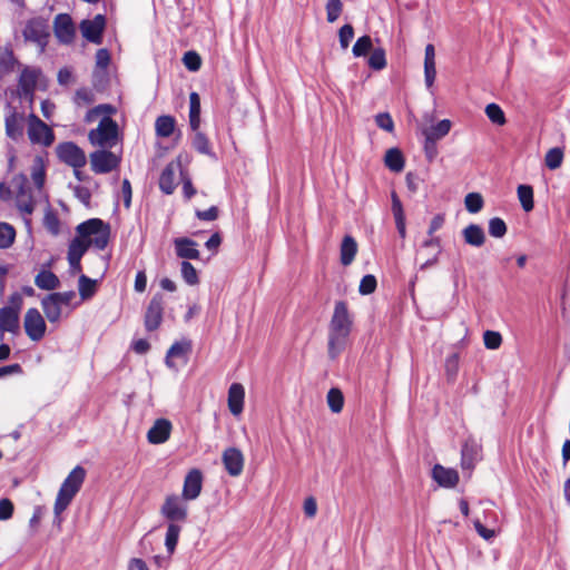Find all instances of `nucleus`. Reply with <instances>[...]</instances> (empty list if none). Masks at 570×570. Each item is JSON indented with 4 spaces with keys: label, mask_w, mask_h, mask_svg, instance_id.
<instances>
[{
    "label": "nucleus",
    "mask_w": 570,
    "mask_h": 570,
    "mask_svg": "<svg viewBox=\"0 0 570 570\" xmlns=\"http://www.w3.org/2000/svg\"><path fill=\"white\" fill-rule=\"evenodd\" d=\"M350 333L351 323H331L328 331V354L331 358L337 357L345 348Z\"/></svg>",
    "instance_id": "nucleus-7"
},
{
    "label": "nucleus",
    "mask_w": 570,
    "mask_h": 570,
    "mask_svg": "<svg viewBox=\"0 0 570 570\" xmlns=\"http://www.w3.org/2000/svg\"><path fill=\"white\" fill-rule=\"evenodd\" d=\"M223 463L232 476H238L243 472L244 456L236 448H228L223 453Z\"/></svg>",
    "instance_id": "nucleus-18"
},
{
    "label": "nucleus",
    "mask_w": 570,
    "mask_h": 570,
    "mask_svg": "<svg viewBox=\"0 0 570 570\" xmlns=\"http://www.w3.org/2000/svg\"><path fill=\"white\" fill-rule=\"evenodd\" d=\"M59 278L51 271L42 269L35 277V284L38 288L52 291L59 286Z\"/></svg>",
    "instance_id": "nucleus-28"
},
{
    "label": "nucleus",
    "mask_w": 570,
    "mask_h": 570,
    "mask_svg": "<svg viewBox=\"0 0 570 570\" xmlns=\"http://www.w3.org/2000/svg\"><path fill=\"white\" fill-rule=\"evenodd\" d=\"M422 250H426L428 258L421 265V269L429 268L438 263L441 253V240L439 237H429L422 244Z\"/></svg>",
    "instance_id": "nucleus-23"
},
{
    "label": "nucleus",
    "mask_w": 570,
    "mask_h": 570,
    "mask_svg": "<svg viewBox=\"0 0 570 570\" xmlns=\"http://www.w3.org/2000/svg\"><path fill=\"white\" fill-rule=\"evenodd\" d=\"M180 273L186 284L195 286L199 283V277L196 268L187 261H183L180 264Z\"/></svg>",
    "instance_id": "nucleus-39"
},
{
    "label": "nucleus",
    "mask_w": 570,
    "mask_h": 570,
    "mask_svg": "<svg viewBox=\"0 0 570 570\" xmlns=\"http://www.w3.org/2000/svg\"><path fill=\"white\" fill-rule=\"evenodd\" d=\"M39 76L40 69L33 67H23L18 80V88L21 96H33Z\"/></svg>",
    "instance_id": "nucleus-15"
},
{
    "label": "nucleus",
    "mask_w": 570,
    "mask_h": 570,
    "mask_svg": "<svg viewBox=\"0 0 570 570\" xmlns=\"http://www.w3.org/2000/svg\"><path fill=\"white\" fill-rule=\"evenodd\" d=\"M27 134L31 144L49 147L55 141L52 129L45 124L38 116L30 114L27 118Z\"/></svg>",
    "instance_id": "nucleus-5"
},
{
    "label": "nucleus",
    "mask_w": 570,
    "mask_h": 570,
    "mask_svg": "<svg viewBox=\"0 0 570 570\" xmlns=\"http://www.w3.org/2000/svg\"><path fill=\"white\" fill-rule=\"evenodd\" d=\"M105 29V17L97 14L91 20H83L80 23V31L85 39L92 43L99 45L102 40V31Z\"/></svg>",
    "instance_id": "nucleus-13"
},
{
    "label": "nucleus",
    "mask_w": 570,
    "mask_h": 570,
    "mask_svg": "<svg viewBox=\"0 0 570 570\" xmlns=\"http://www.w3.org/2000/svg\"><path fill=\"white\" fill-rule=\"evenodd\" d=\"M115 111L110 105H99L88 110L85 120L87 122L94 121L98 116L105 115L100 120L98 127L89 131L88 138L91 145L102 148H111L117 142L118 125L112 120L109 115Z\"/></svg>",
    "instance_id": "nucleus-1"
},
{
    "label": "nucleus",
    "mask_w": 570,
    "mask_h": 570,
    "mask_svg": "<svg viewBox=\"0 0 570 570\" xmlns=\"http://www.w3.org/2000/svg\"><path fill=\"white\" fill-rule=\"evenodd\" d=\"M203 488V474L200 470H190L185 479L183 485L181 497L186 501L195 500L199 497Z\"/></svg>",
    "instance_id": "nucleus-14"
},
{
    "label": "nucleus",
    "mask_w": 570,
    "mask_h": 570,
    "mask_svg": "<svg viewBox=\"0 0 570 570\" xmlns=\"http://www.w3.org/2000/svg\"><path fill=\"white\" fill-rule=\"evenodd\" d=\"M22 36L26 41L35 43L39 48V52L42 53L46 50L49 39V26L42 18H32L27 21Z\"/></svg>",
    "instance_id": "nucleus-4"
},
{
    "label": "nucleus",
    "mask_w": 570,
    "mask_h": 570,
    "mask_svg": "<svg viewBox=\"0 0 570 570\" xmlns=\"http://www.w3.org/2000/svg\"><path fill=\"white\" fill-rule=\"evenodd\" d=\"M86 478V470L77 465L71 470V472L67 475L65 481L62 482L53 507L55 512V521L57 523L61 522L60 514L68 508L71 503L75 495L80 490Z\"/></svg>",
    "instance_id": "nucleus-2"
},
{
    "label": "nucleus",
    "mask_w": 570,
    "mask_h": 570,
    "mask_svg": "<svg viewBox=\"0 0 570 570\" xmlns=\"http://www.w3.org/2000/svg\"><path fill=\"white\" fill-rule=\"evenodd\" d=\"M485 115L494 125L503 126L507 122L502 108L494 102L487 105Z\"/></svg>",
    "instance_id": "nucleus-40"
},
{
    "label": "nucleus",
    "mask_w": 570,
    "mask_h": 570,
    "mask_svg": "<svg viewBox=\"0 0 570 570\" xmlns=\"http://www.w3.org/2000/svg\"><path fill=\"white\" fill-rule=\"evenodd\" d=\"M24 122V115L10 108L4 117L6 135L14 141L20 140L23 136Z\"/></svg>",
    "instance_id": "nucleus-10"
},
{
    "label": "nucleus",
    "mask_w": 570,
    "mask_h": 570,
    "mask_svg": "<svg viewBox=\"0 0 570 570\" xmlns=\"http://www.w3.org/2000/svg\"><path fill=\"white\" fill-rule=\"evenodd\" d=\"M189 125L193 131L200 126V98L197 92L189 95Z\"/></svg>",
    "instance_id": "nucleus-30"
},
{
    "label": "nucleus",
    "mask_w": 570,
    "mask_h": 570,
    "mask_svg": "<svg viewBox=\"0 0 570 570\" xmlns=\"http://www.w3.org/2000/svg\"><path fill=\"white\" fill-rule=\"evenodd\" d=\"M376 285L377 283L375 276L368 274L363 276L361 279L358 291L362 295H368L375 291Z\"/></svg>",
    "instance_id": "nucleus-54"
},
{
    "label": "nucleus",
    "mask_w": 570,
    "mask_h": 570,
    "mask_svg": "<svg viewBox=\"0 0 570 570\" xmlns=\"http://www.w3.org/2000/svg\"><path fill=\"white\" fill-rule=\"evenodd\" d=\"M27 335L32 341H39L43 337L47 323H23Z\"/></svg>",
    "instance_id": "nucleus-44"
},
{
    "label": "nucleus",
    "mask_w": 570,
    "mask_h": 570,
    "mask_svg": "<svg viewBox=\"0 0 570 570\" xmlns=\"http://www.w3.org/2000/svg\"><path fill=\"white\" fill-rule=\"evenodd\" d=\"M16 239V229L9 223L0 222V249L12 246Z\"/></svg>",
    "instance_id": "nucleus-35"
},
{
    "label": "nucleus",
    "mask_w": 570,
    "mask_h": 570,
    "mask_svg": "<svg viewBox=\"0 0 570 570\" xmlns=\"http://www.w3.org/2000/svg\"><path fill=\"white\" fill-rule=\"evenodd\" d=\"M460 356L458 353H452L445 358V373L449 380H454L459 372Z\"/></svg>",
    "instance_id": "nucleus-50"
},
{
    "label": "nucleus",
    "mask_w": 570,
    "mask_h": 570,
    "mask_svg": "<svg viewBox=\"0 0 570 570\" xmlns=\"http://www.w3.org/2000/svg\"><path fill=\"white\" fill-rule=\"evenodd\" d=\"M13 513V503L7 499H0V521L9 520Z\"/></svg>",
    "instance_id": "nucleus-58"
},
{
    "label": "nucleus",
    "mask_w": 570,
    "mask_h": 570,
    "mask_svg": "<svg viewBox=\"0 0 570 570\" xmlns=\"http://www.w3.org/2000/svg\"><path fill=\"white\" fill-rule=\"evenodd\" d=\"M384 161L385 166L394 173H400L404 168V157L397 148L389 149L385 154Z\"/></svg>",
    "instance_id": "nucleus-32"
},
{
    "label": "nucleus",
    "mask_w": 570,
    "mask_h": 570,
    "mask_svg": "<svg viewBox=\"0 0 570 570\" xmlns=\"http://www.w3.org/2000/svg\"><path fill=\"white\" fill-rule=\"evenodd\" d=\"M32 180L37 188H42L45 184V170L42 166H35L31 173Z\"/></svg>",
    "instance_id": "nucleus-64"
},
{
    "label": "nucleus",
    "mask_w": 570,
    "mask_h": 570,
    "mask_svg": "<svg viewBox=\"0 0 570 570\" xmlns=\"http://www.w3.org/2000/svg\"><path fill=\"white\" fill-rule=\"evenodd\" d=\"M183 62L189 71H197L202 66L200 57L195 51H187L183 57Z\"/></svg>",
    "instance_id": "nucleus-53"
},
{
    "label": "nucleus",
    "mask_w": 570,
    "mask_h": 570,
    "mask_svg": "<svg viewBox=\"0 0 570 570\" xmlns=\"http://www.w3.org/2000/svg\"><path fill=\"white\" fill-rule=\"evenodd\" d=\"M483 342L487 348L497 350L502 343V336L495 331H485L483 334Z\"/></svg>",
    "instance_id": "nucleus-52"
},
{
    "label": "nucleus",
    "mask_w": 570,
    "mask_h": 570,
    "mask_svg": "<svg viewBox=\"0 0 570 570\" xmlns=\"http://www.w3.org/2000/svg\"><path fill=\"white\" fill-rule=\"evenodd\" d=\"M483 197L479 193H469L464 198V205L469 213L476 214L483 208Z\"/></svg>",
    "instance_id": "nucleus-43"
},
{
    "label": "nucleus",
    "mask_w": 570,
    "mask_h": 570,
    "mask_svg": "<svg viewBox=\"0 0 570 570\" xmlns=\"http://www.w3.org/2000/svg\"><path fill=\"white\" fill-rule=\"evenodd\" d=\"M193 147L203 155H213L210 144L208 138L205 134L202 131H198V129L195 131V136L193 138Z\"/></svg>",
    "instance_id": "nucleus-42"
},
{
    "label": "nucleus",
    "mask_w": 570,
    "mask_h": 570,
    "mask_svg": "<svg viewBox=\"0 0 570 570\" xmlns=\"http://www.w3.org/2000/svg\"><path fill=\"white\" fill-rule=\"evenodd\" d=\"M245 390L240 383H233L228 390V407L232 414L238 415L243 412Z\"/></svg>",
    "instance_id": "nucleus-22"
},
{
    "label": "nucleus",
    "mask_w": 570,
    "mask_h": 570,
    "mask_svg": "<svg viewBox=\"0 0 570 570\" xmlns=\"http://www.w3.org/2000/svg\"><path fill=\"white\" fill-rule=\"evenodd\" d=\"M451 125L452 124L449 119H443L436 125L423 129V135L425 137L424 148L429 150V144L434 145L438 140L445 137L450 132Z\"/></svg>",
    "instance_id": "nucleus-21"
},
{
    "label": "nucleus",
    "mask_w": 570,
    "mask_h": 570,
    "mask_svg": "<svg viewBox=\"0 0 570 570\" xmlns=\"http://www.w3.org/2000/svg\"><path fill=\"white\" fill-rule=\"evenodd\" d=\"M13 51L10 48L0 49V78L11 73L16 66H19Z\"/></svg>",
    "instance_id": "nucleus-27"
},
{
    "label": "nucleus",
    "mask_w": 570,
    "mask_h": 570,
    "mask_svg": "<svg viewBox=\"0 0 570 570\" xmlns=\"http://www.w3.org/2000/svg\"><path fill=\"white\" fill-rule=\"evenodd\" d=\"M163 515L173 521H184L187 518V507L181 502L180 498L171 494L168 495L161 507Z\"/></svg>",
    "instance_id": "nucleus-12"
},
{
    "label": "nucleus",
    "mask_w": 570,
    "mask_h": 570,
    "mask_svg": "<svg viewBox=\"0 0 570 570\" xmlns=\"http://www.w3.org/2000/svg\"><path fill=\"white\" fill-rule=\"evenodd\" d=\"M161 297L155 296L149 303L146 314V321H160L161 320Z\"/></svg>",
    "instance_id": "nucleus-47"
},
{
    "label": "nucleus",
    "mask_w": 570,
    "mask_h": 570,
    "mask_svg": "<svg viewBox=\"0 0 570 570\" xmlns=\"http://www.w3.org/2000/svg\"><path fill=\"white\" fill-rule=\"evenodd\" d=\"M436 76L435 61L424 62V80L428 88L434 83Z\"/></svg>",
    "instance_id": "nucleus-57"
},
{
    "label": "nucleus",
    "mask_w": 570,
    "mask_h": 570,
    "mask_svg": "<svg viewBox=\"0 0 570 570\" xmlns=\"http://www.w3.org/2000/svg\"><path fill=\"white\" fill-rule=\"evenodd\" d=\"M375 122L381 129H383L387 132H392L394 129V121H393L392 117L390 116V114H387V112H381V114L376 115Z\"/></svg>",
    "instance_id": "nucleus-56"
},
{
    "label": "nucleus",
    "mask_w": 570,
    "mask_h": 570,
    "mask_svg": "<svg viewBox=\"0 0 570 570\" xmlns=\"http://www.w3.org/2000/svg\"><path fill=\"white\" fill-rule=\"evenodd\" d=\"M562 160H563V151L561 148H558V147L551 148L546 154L544 163H546V166L551 170L559 168L562 164Z\"/></svg>",
    "instance_id": "nucleus-41"
},
{
    "label": "nucleus",
    "mask_w": 570,
    "mask_h": 570,
    "mask_svg": "<svg viewBox=\"0 0 570 570\" xmlns=\"http://www.w3.org/2000/svg\"><path fill=\"white\" fill-rule=\"evenodd\" d=\"M176 255L185 261L198 259L200 256L197 249V243L188 237H178L174 239Z\"/></svg>",
    "instance_id": "nucleus-20"
},
{
    "label": "nucleus",
    "mask_w": 570,
    "mask_h": 570,
    "mask_svg": "<svg viewBox=\"0 0 570 570\" xmlns=\"http://www.w3.org/2000/svg\"><path fill=\"white\" fill-rule=\"evenodd\" d=\"M327 404L333 413H340L344 406V396L340 389L332 387L327 392Z\"/></svg>",
    "instance_id": "nucleus-38"
},
{
    "label": "nucleus",
    "mask_w": 570,
    "mask_h": 570,
    "mask_svg": "<svg viewBox=\"0 0 570 570\" xmlns=\"http://www.w3.org/2000/svg\"><path fill=\"white\" fill-rule=\"evenodd\" d=\"M53 32L60 43L70 45L76 35V28L71 17L67 13L56 16L53 21Z\"/></svg>",
    "instance_id": "nucleus-9"
},
{
    "label": "nucleus",
    "mask_w": 570,
    "mask_h": 570,
    "mask_svg": "<svg viewBox=\"0 0 570 570\" xmlns=\"http://www.w3.org/2000/svg\"><path fill=\"white\" fill-rule=\"evenodd\" d=\"M432 479L442 488H454L459 482V473L455 469L435 464L432 469Z\"/></svg>",
    "instance_id": "nucleus-19"
},
{
    "label": "nucleus",
    "mask_w": 570,
    "mask_h": 570,
    "mask_svg": "<svg viewBox=\"0 0 570 570\" xmlns=\"http://www.w3.org/2000/svg\"><path fill=\"white\" fill-rule=\"evenodd\" d=\"M110 61V55L107 49H99L96 53V65L98 68L106 69Z\"/></svg>",
    "instance_id": "nucleus-63"
},
{
    "label": "nucleus",
    "mask_w": 570,
    "mask_h": 570,
    "mask_svg": "<svg viewBox=\"0 0 570 570\" xmlns=\"http://www.w3.org/2000/svg\"><path fill=\"white\" fill-rule=\"evenodd\" d=\"M196 216L200 220L213 222L218 217V208L216 206H212L205 210H196Z\"/></svg>",
    "instance_id": "nucleus-60"
},
{
    "label": "nucleus",
    "mask_w": 570,
    "mask_h": 570,
    "mask_svg": "<svg viewBox=\"0 0 570 570\" xmlns=\"http://www.w3.org/2000/svg\"><path fill=\"white\" fill-rule=\"evenodd\" d=\"M73 101L78 106H88L95 101V94L89 88H80L76 91Z\"/></svg>",
    "instance_id": "nucleus-51"
},
{
    "label": "nucleus",
    "mask_w": 570,
    "mask_h": 570,
    "mask_svg": "<svg viewBox=\"0 0 570 570\" xmlns=\"http://www.w3.org/2000/svg\"><path fill=\"white\" fill-rule=\"evenodd\" d=\"M489 234L492 237L501 238L507 234V225L503 219L499 217L489 220Z\"/></svg>",
    "instance_id": "nucleus-48"
},
{
    "label": "nucleus",
    "mask_w": 570,
    "mask_h": 570,
    "mask_svg": "<svg viewBox=\"0 0 570 570\" xmlns=\"http://www.w3.org/2000/svg\"><path fill=\"white\" fill-rule=\"evenodd\" d=\"M517 193L523 210L531 212L534 207L533 188L530 185H519Z\"/></svg>",
    "instance_id": "nucleus-34"
},
{
    "label": "nucleus",
    "mask_w": 570,
    "mask_h": 570,
    "mask_svg": "<svg viewBox=\"0 0 570 570\" xmlns=\"http://www.w3.org/2000/svg\"><path fill=\"white\" fill-rule=\"evenodd\" d=\"M171 430L173 424L169 420L157 419L147 432V440L150 444H163L170 438Z\"/></svg>",
    "instance_id": "nucleus-16"
},
{
    "label": "nucleus",
    "mask_w": 570,
    "mask_h": 570,
    "mask_svg": "<svg viewBox=\"0 0 570 570\" xmlns=\"http://www.w3.org/2000/svg\"><path fill=\"white\" fill-rule=\"evenodd\" d=\"M392 212L394 219L405 218L402 203L396 193H392Z\"/></svg>",
    "instance_id": "nucleus-61"
},
{
    "label": "nucleus",
    "mask_w": 570,
    "mask_h": 570,
    "mask_svg": "<svg viewBox=\"0 0 570 570\" xmlns=\"http://www.w3.org/2000/svg\"><path fill=\"white\" fill-rule=\"evenodd\" d=\"M190 352L191 342L188 338L183 337L169 347L166 353L165 363L169 368H175L174 358H181L187 362Z\"/></svg>",
    "instance_id": "nucleus-17"
},
{
    "label": "nucleus",
    "mask_w": 570,
    "mask_h": 570,
    "mask_svg": "<svg viewBox=\"0 0 570 570\" xmlns=\"http://www.w3.org/2000/svg\"><path fill=\"white\" fill-rule=\"evenodd\" d=\"M473 524H474V529L478 532V534L480 537H482L483 539L490 541L491 539H493L495 537V531L484 527L480 520H474Z\"/></svg>",
    "instance_id": "nucleus-59"
},
{
    "label": "nucleus",
    "mask_w": 570,
    "mask_h": 570,
    "mask_svg": "<svg viewBox=\"0 0 570 570\" xmlns=\"http://www.w3.org/2000/svg\"><path fill=\"white\" fill-rule=\"evenodd\" d=\"M77 234L85 238L90 246L105 249L110 237V227L99 218L88 219L77 226Z\"/></svg>",
    "instance_id": "nucleus-3"
},
{
    "label": "nucleus",
    "mask_w": 570,
    "mask_h": 570,
    "mask_svg": "<svg viewBox=\"0 0 570 570\" xmlns=\"http://www.w3.org/2000/svg\"><path fill=\"white\" fill-rule=\"evenodd\" d=\"M17 204L18 208L23 214L30 215L35 209V203L30 198L26 199L22 195L18 197Z\"/></svg>",
    "instance_id": "nucleus-62"
},
{
    "label": "nucleus",
    "mask_w": 570,
    "mask_h": 570,
    "mask_svg": "<svg viewBox=\"0 0 570 570\" xmlns=\"http://www.w3.org/2000/svg\"><path fill=\"white\" fill-rule=\"evenodd\" d=\"M463 237L466 244L474 247H480L485 242V235L482 227L475 224H470L463 229Z\"/></svg>",
    "instance_id": "nucleus-29"
},
{
    "label": "nucleus",
    "mask_w": 570,
    "mask_h": 570,
    "mask_svg": "<svg viewBox=\"0 0 570 570\" xmlns=\"http://www.w3.org/2000/svg\"><path fill=\"white\" fill-rule=\"evenodd\" d=\"M96 287H97V281L91 279L83 274H81L79 276L78 291H79V295L81 296L82 299L90 298L95 294Z\"/></svg>",
    "instance_id": "nucleus-36"
},
{
    "label": "nucleus",
    "mask_w": 570,
    "mask_h": 570,
    "mask_svg": "<svg viewBox=\"0 0 570 570\" xmlns=\"http://www.w3.org/2000/svg\"><path fill=\"white\" fill-rule=\"evenodd\" d=\"M354 37V29L351 24H344L338 31L340 45L343 49L350 46L351 40Z\"/></svg>",
    "instance_id": "nucleus-55"
},
{
    "label": "nucleus",
    "mask_w": 570,
    "mask_h": 570,
    "mask_svg": "<svg viewBox=\"0 0 570 570\" xmlns=\"http://www.w3.org/2000/svg\"><path fill=\"white\" fill-rule=\"evenodd\" d=\"M357 243L352 236L346 235L343 238L340 248V261L343 266H348L353 263L357 254Z\"/></svg>",
    "instance_id": "nucleus-26"
},
{
    "label": "nucleus",
    "mask_w": 570,
    "mask_h": 570,
    "mask_svg": "<svg viewBox=\"0 0 570 570\" xmlns=\"http://www.w3.org/2000/svg\"><path fill=\"white\" fill-rule=\"evenodd\" d=\"M73 297H75V293L68 292V293H55V294H51L48 299H45L43 307L49 317V321H56L58 317V315L55 312H51V308H56L60 304L68 305Z\"/></svg>",
    "instance_id": "nucleus-24"
},
{
    "label": "nucleus",
    "mask_w": 570,
    "mask_h": 570,
    "mask_svg": "<svg viewBox=\"0 0 570 570\" xmlns=\"http://www.w3.org/2000/svg\"><path fill=\"white\" fill-rule=\"evenodd\" d=\"M372 49V39L370 36L360 37L353 46L352 52L355 57L365 56Z\"/></svg>",
    "instance_id": "nucleus-45"
},
{
    "label": "nucleus",
    "mask_w": 570,
    "mask_h": 570,
    "mask_svg": "<svg viewBox=\"0 0 570 570\" xmlns=\"http://www.w3.org/2000/svg\"><path fill=\"white\" fill-rule=\"evenodd\" d=\"M175 129V119L171 116H160L156 119L155 130L157 136L168 138Z\"/></svg>",
    "instance_id": "nucleus-33"
},
{
    "label": "nucleus",
    "mask_w": 570,
    "mask_h": 570,
    "mask_svg": "<svg viewBox=\"0 0 570 570\" xmlns=\"http://www.w3.org/2000/svg\"><path fill=\"white\" fill-rule=\"evenodd\" d=\"M343 3L341 0H328L326 3V18L328 22H335L341 16Z\"/></svg>",
    "instance_id": "nucleus-49"
},
{
    "label": "nucleus",
    "mask_w": 570,
    "mask_h": 570,
    "mask_svg": "<svg viewBox=\"0 0 570 570\" xmlns=\"http://www.w3.org/2000/svg\"><path fill=\"white\" fill-rule=\"evenodd\" d=\"M180 530V527L176 523H169L167 527L165 546L169 556H171L176 549Z\"/></svg>",
    "instance_id": "nucleus-37"
},
{
    "label": "nucleus",
    "mask_w": 570,
    "mask_h": 570,
    "mask_svg": "<svg viewBox=\"0 0 570 570\" xmlns=\"http://www.w3.org/2000/svg\"><path fill=\"white\" fill-rule=\"evenodd\" d=\"M88 248L89 244L85 238H81V236L78 235L69 244L67 259L81 261Z\"/></svg>",
    "instance_id": "nucleus-31"
},
{
    "label": "nucleus",
    "mask_w": 570,
    "mask_h": 570,
    "mask_svg": "<svg viewBox=\"0 0 570 570\" xmlns=\"http://www.w3.org/2000/svg\"><path fill=\"white\" fill-rule=\"evenodd\" d=\"M178 169L179 164L169 163L160 174L159 188L166 195L173 194L176 188L175 174Z\"/></svg>",
    "instance_id": "nucleus-25"
},
{
    "label": "nucleus",
    "mask_w": 570,
    "mask_h": 570,
    "mask_svg": "<svg viewBox=\"0 0 570 570\" xmlns=\"http://www.w3.org/2000/svg\"><path fill=\"white\" fill-rule=\"evenodd\" d=\"M367 62L372 69L382 70L386 66L385 51L382 48L374 49Z\"/></svg>",
    "instance_id": "nucleus-46"
},
{
    "label": "nucleus",
    "mask_w": 570,
    "mask_h": 570,
    "mask_svg": "<svg viewBox=\"0 0 570 570\" xmlns=\"http://www.w3.org/2000/svg\"><path fill=\"white\" fill-rule=\"evenodd\" d=\"M120 158L112 151L101 149L90 154V165L96 174H107L118 167Z\"/></svg>",
    "instance_id": "nucleus-8"
},
{
    "label": "nucleus",
    "mask_w": 570,
    "mask_h": 570,
    "mask_svg": "<svg viewBox=\"0 0 570 570\" xmlns=\"http://www.w3.org/2000/svg\"><path fill=\"white\" fill-rule=\"evenodd\" d=\"M58 158L75 169V175L80 179L79 168L87 163L83 150L72 141L61 142L56 147Z\"/></svg>",
    "instance_id": "nucleus-6"
},
{
    "label": "nucleus",
    "mask_w": 570,
    "mask_h": 570,
    "mask_svg": "<svg viewBox=\"0 0 570 570\" xmlns=\"http://www.w3.org/2000/svg\"><path fill=\"white\" fill-rule=\"evenodd\" d=\"M481 445L472 438L465 440L461 449V468L471 472L481 460Z\"/></svg>",
    "instance_id": "nucleus-11"
}]
</instances>
